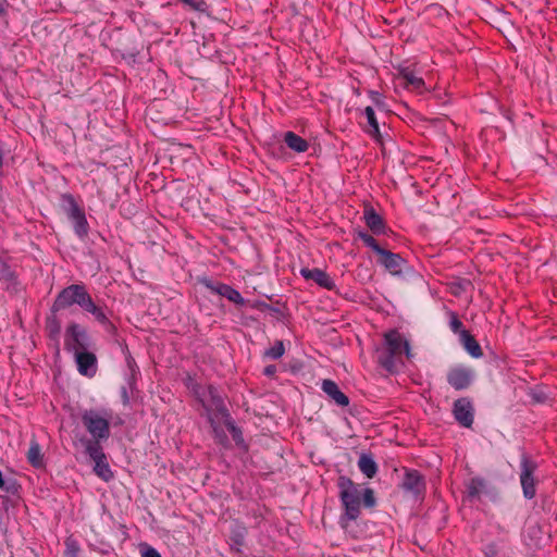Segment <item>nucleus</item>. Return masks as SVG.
I'll list each match as a JSON object with an SVG mask.
<instances>
[{
  "mask_svg": "<svg viewBox=\"0 0 557 557\" xmlns=\"http://www.w3.org/2000/svg\"><path fill=\"white\" fill-rule=\"evenodd\" d=\"M339 488L338 497L341 499L344 512L341 516V524L345 527L346 521H355L361 512V504L367 508H373L376 505L374 491L370 487L361 488L351 479L341 475L337 480Z\"/></svg>",
  "mask_w": 557,
  "mask_h": 557,
  "instance_id": "obj_1",
  "label": "nucleus"
},
{
  "mask_svg": "<svg viewBox=\"0 0 557 557\" xmlns=\"http://www.w3.org/2000/svg\"><path fill=\"white\" fill-rule=\"evenodd\" d=\"M410 357L409 342L396 330H389L384 334L383 347L377 349V362L388 372L396 370V361L401 359L403 354Z\"/></svg>",
  "mask_w": 557,
  "mask_h": 557,
  "instance_id": "obj_2",
  "label": "nucleus"
},
{
  "mask_svg": "<svg viewBox=\"0 0 557 557\" xmlns=\"http://www.w3.org/2000/svg\"><path fill=\"white\" fill-rule=\"evenodd\" d=\"M112 414L108 410L88 409L82 413V422L87 432L90 434V438H83L84 441H96L97 444L101 445L106 442L110 435V419Z\"/></svg>",
  "mask_w": 557,
  "mask_h": 557,
  "instance_id": "obj_3",
  "label": "nucleus"
},
{
  "mask_svg": "<svg viewBox=\"0 0 557 557\" xmlns=\"http://www.w3.org/2000/svg\"><path fill=\"white\" fill-rule=\"evenodd\" d=\"M195 393L207 411L208 417L212 414L214 419L221 418L223 420L231 417L225 406L224 398L215 386L208 385L202 392L196 389Z\"/></svg>",
  "mask_w": 557,
  "mask_h": 557,
  "instance_id": "obj_4",
  "label": "nucleus"
},
{
  "mask_svg": "<svg viewBox=\"0 0 557 557\" xmlns=\"http://www.w3.org/2000/svg\"><path fill=\"white\" fill-rule=\"evenodd\" d=\"M90 297L84 283L71 284L58 294L53 308L60 310L76 305L82 309Z\"/></svg>",
  "mask_w": 557,
  "mask_h": 557,
  "instance_id": "obj_5",
  "label": "nucleus"
},
{
  "mask_svg": "<svg viewBox=\"0 0 557 557\" xmlns=\"http://www.w3.org/2000/svg\"><path fill=\"white\" fill-rule=\"evenodd\" d=\"M64 346L73 355L90 349L91 339L86 327L76 322L70 323L64 334Z\"/></svg>",
  "mask_w": 557,
  "mask_h": 557,
  "instance_id": "obj_6",
  "label": "nucleus"
},
{
  "mask_svg": "<svg viewBox=\"0 0 557 557\" xmlns=\"http://www.w3.org/2000/svg\"><path fill=\"white\" fill-rule=\"evenodd\" d=\"M86 455L95 462L94 472L100 479L109 482L113 479L114 474L107 460L102 445L97 444L96 441H84Z\"/></svg>",
  "mask_w": 557,
  "mask_h": 557,
  "instance_id": "obj_7",
  "label": "nucleus"
},
{
  "mask_svg": "<svg viewBox=\"0 0 557 557\" xmlns=\"http://www.w3.org/2000/svg\"><path fill=\"white\" fill-rule=\"evenodd\" d=\"M537 462L528 454H522L520 459V484L524 498L532 499L536 495L537 480L534 476L537 470Z\"/></svg>",
  "mask_w": 557,
  "mask_h": 557,
  "instance_id": "obj_8",
  "label": "nucleus"
},
{
  "mask_svg": "<svg viewBox=\"0 0 557 557\" xmlns=\"http://www.w3.org/2000/svg\"><path fill=\"white\" fill-rule=\"evenodd\" d=\"M199 283L213 294L220 295L237 306L243 307L247 304L240 293L228 284L213 281L209 277H201Z\"/></svg>",
  "mask_w": 557,
  "mask_h": 557,
  "instance_id": "obj_9",
  "label": "nucleus"
},
{
  "mask_svg": "<svg viewBox=\"0 0 557 557\" xmlns=\"http://www.w3.org/2000/svg\"><path fill=\"white\" fill-rule=\"evenodd\" d=\"M475 373L471 368L458 366L451 368L447 373V383L456 391H462L470 387Z\"/></svg>",
  "mask_w": 557,
  "mask_h": 557,
  "instance_id": "obj_10",
  "label": "nucleus"
},
{
  "mask_svg": "<svg viewBox=\"0 0 557 557\" xmlns=\"http://www.w3.org/2000/svg\"><path fill=\"white\" fill-rule=\"evenodd\" d=\"M453 413L456 421L463 428H471L474 420V408L471 400L467 397L455 400Z\"/></svg>",
  "mask_w": 557,
  "mask_h": 557,
  "instance_id": "obj_11",
  "label": "nucleus"
},
{
  "mask_svg": "<svg viewBox=\"0 0 557 557\" xmlns=\"http://www.w3.org/2000/svg\"><path fill=\"white\" fill-rule=\"evenodd\" d=\"M377 263L384 267L392 275H401L408 268V262L399 255L384 249L379 256Z\"/></svg>",
  "mask_w": 557,
  "mask_h": 557,
  "instance_id": "obj_12",
  "label": "nucleus"
},
{
  "mask_svg": "<svg viewBox=\"0 0 557 557\" xmlns=\"http://www.w3.org/2000/svg\"><path fill=\"white\" fill-rule=\"evenodd\" d=\"M300 275L305 280H311L315 282L320 287H323L327 290H334L336 288L334 280L325 271L319 268H302L300 269Z\"/></svg>",
  "mask_w": 557,
  "mask_h": 557,
  "instance_id": "obj_13",
  "label": "nucleus"
},
{
  "mask_svg": "<svg viewBox=\"0 0 557 557\" xmlns=\"http://www.w3.org/2000/svg\"><path fill=\"white\" fill-rule=\"evenodd\" d=\"M77 364V370L82 375L94 376L97 371V357L88 350L78 351L74 355Z\"/></svg>",
  "mask_w": 557,
  "mask_h": 557,
  "instance_id": "obj_14",
  "label": "nucleus"
},
{
  "mask_svg": "<svg viewBox=\"0 0 557 557\" xmlns=\"http://www.w3.org/2000/svg\"><path fill=\"white\" fill-rule=\"evenodd\" d=\"M401 487L406 492L413 494L414 496L420 495L425 488V481L423 475L417 470H406L404 475Z\"/></svg>",
  "mask_w": 557,
  "mask_h": 557,
  "instance_id": "obj_15",
  "label": "nucleus"
},
{
  "mask_svg": "<svg viewBox=\"0 0 557 557\" xmlns=\"http://www.w3.org/2000/svg\"><path fill=\"white\" fill-rule=\"evenodd\" d=\"M366 225L374 235H384L387 232L386 223L373 207H366L363 211Z\"/></svg>",
  "mask_w": 557,
  "mask_h": 557,
  "instance_id": "obj_16",
  "label": "nucleus"
},
{
  "mask_svg": "<svg viewBox=\"0 0 557 557\" xmlns=\"http://www.w3.org/2000/svg\"><path fill=\"white\" fill-rule=\"evenodd\" d=\"M82 310L86 313H89L92 315V318L98 322L100 323L101 325H103L104 327H113V324L111 323V321L109 320L108 315H107V307L106 306H101L99 304H97L92 297H90L88 299V301L86 302V305L82 308Z\"/></svg>",
  "mask_w": 557,
  "mask_h": 557,
  "instance_id": "obj_17",
  "label": "nucleus"
},
{
  "mask_svg": "<svg viewBox=\"0 0 557 557\" xmlns=\"http://www.w3.org/2000/svg\"><path fill=\"white\" fill-rule=\"evenodd\" d=\"M322 391L338 406L347 407L349 405V398L338 387L337 383L325 379L322 381Z\"/></svg>",
  "mask_w": 557,
  "mask_h": 557,
  "instance_id": "obj_18",
  "label": "nucleus"
},
{
  "mask_svg": "<svg viewBox=\"0 0 557 557\" xmlns=\"http://www.w3.org/2000/svg\"><path fill=\"white\" fill-rule=\"evenodd\" d=\"M284 143L290 150L297 153L306 152L309 148V143L292 131L284 134Z\"/></svg>",
  "mask_w": 557,
  "mask_h": 557,
  "instance_id": "obj_19",
  "label": "nucleus"
},
{
  "mask_svg": "<svg viewBox=\"0 0 557 557\" xmlns=\"http://www.w3.org/2000/svg\"><path fill=\"white\" fill-rule=\"evenodd\" d=\"M463 348L473 358H480L483 355L482 348L473 335L469 331H462L459 337Z\"/></svg>",
  "mask_w": 557,
  "mask_h": 557,
  "instance_id": "obj_20",
  "label": "nucleus"
},
{
  "mask_svg": "<svg viewBox=\"0 0 557 557\" xmlns=\"http://www.w3.org/2000/svg\"><path fill=\"white\" fill-rule=\"evenodd\" d=\"M358 468L368 479L377 473V465L371 454L362 453L358 459Z\"/></svg>",
  "mask_w": 557,
  "mask_h": 557,
  "instance_id": "obj_21",
  "label": "nucleus"
},
{
  "mask_svg": "<svg viewBox=\"0 0 557 557\" xmlns=\"http://www.w3.org/2000/svg\"><path fill=\"white\" fill-rule=\"evenodd\" d=\"M46 332L51 342V345H53L55 347V349L59 350V338H60V332H61V324L54 315L49 317L47 319Z\"/></svg>",
  "mask_w": 557,
  "mask_h": 557,
  "instance_id": "obj_22",
  "label": "nucleus"
},
{
  "mask_svg": "<svg viewBox=\"0 0 557 557\" xmlns=\"http://www.w3.org/2000/svg\"><path fill=\"white\" fill-rule=\"evenodd\" d=\"M364 115L367 117L368 125H369L367 133L376 141H381L382 136H381V132H380V126H379V122L375 116V112L372 109V107H367L364 109Z\"/></svg>",
  "mask_w": 557,
  "mask_h": 557,
  "instance_id": "obj_23",
  "label": "nucleus"
},
{
  "mask_svg": "<svg viewBox=\"0 0 557 557\" xmlns=\"http://www.w3.org/2000/svg\"><path fill=\"white\" fill-rule=\"evenodd\" d=\"M62 206L69 220L76 218L78 214L84 212V209L77 205L75 198L71 194L62 195Z\"/></svg>",
  "mask_w": 557,
  "mask_h": 557,
  "instance_id": "obj_24",
  "label": "nucleus"
},
{
  "mask_svg": "<svg viewBox=\"0 0 557 557\" xmlns=\"http://www.w3.org/2000/svg\"><path fill=\"white\" fill-rule=\"evenodd\" d=\"M70 221L73 224V228H74L75 234L79 238H84V237H86L88 235L89 224H88V221L86 219L85 211L82 212L81 214H78L76 218L71 219Z\"/></svg>",
  "mask_w": 557,
  "mask_h": 557,
  "instance_id": "obj_25",
  "label": "nucleus"
},
{
  "mask_svg": "<svg viewBox=\"0 0 557 557\" xmlns=\"http://www.w3.org/2000/svg\"><path fill=\"white\" fill-rule=\"evenodd\" d=\"M401 77L405 81L406 87H411L413 90L422 92L424 81L421 77L416 76L413 72L409 70L401 71Z\"/></svg>",
  "mask_w": 557,
  "mask_h": 557,
  "instance_id": "obj_26",
  "label": "nucleus"
},
{
  "mask_svg": "<svg viewBox=\"0 0 557 557\" xmlns=\"http://www.w3.org/2000/svg\"><path fill=\"white\" fill-rule=\"evenodd\" d=\"M485 488V481L482 478H472L467 485V495L470 499L480 497L482 491Z\"/></svg>",
  "mask_w": 557,
  "mask_h": 557,
  "instance_id": "obj_27",
  "label": "nucleus"
},
{
  "mask_svg": "<svg viewBox=\"0 0 557 557\" xmlns=\"http://www.w3.org/2000/svg\"><path fill=\"white\" fill-rule=\"evenodd\" d=\"M356 234L357 237L361 239L367 247L371 248L375 253H377V256H380L382 251L385 249L382 246H380L376 239L366 231L359 230L356 231Z\"/></svg>",
  "mask_w": 557,
  "mask_h": 557,
  "instance_id": "obj_28",
  "label": "nucleus"
},
{
  "mask_svg": "<svg viewBox=\"0 0 557 557\" xmlns=\"http://www.w3.org/2000/svg\"><path fill=\"white\" fill-rule=\"evenodd\" d=\"M184 7L189 8L193 11L209 15L210 5L206 0H177Z\"/></svg>",
  "mask_w": 557,
  "mask_h": 557,
  "instance_id": "obj_29",
  "label": "nucleus"
},
{
  "mask_svg": "<svg viewBox=\"0 0 557 557\" xmlns=\"http://www.w3.org/2000/svg\"><path fill=\"white\" fill-rule=\"evenodd\" d=\"M226 429L230 431L234 442L236 443V445L240 446L244 444V437H243V432L242 430L235 424L234 420L232 419V417L230 418H226L225 420H223Z\"/></svg>",
  "mask_w": 557,
  "mask_h": 557,
  "instance_id": "obj_30",
  "label": "nucleus"
},
{
  "mask_svg": "<svg viewBox=\"0 0 557 557\" xmlns=\"http://www.w3.org/2000/svg\"><path fill=\"white\" fill-rule=\"evenodd\" d=\"M284 343L282 341H275L272 347L265 349L263 356L272 360H277L284 355Z\"/></svg>",
  "mask_w": 557,
  "mask_h": 557,
  "instance_id": "obj_31",
  "label": "nucleus"
},
{
  "mask_svg": "<svg viewBox=\"0 0 557 557\" xmlns=\"http://www.w3.org/2000/svg\"><path fill=\"white\" fill-rule=\"evenodd\" d=\"M209 422L214 433V437L221 445H227L228 438L224 431L216 424L215 419L212 414H209Z\"/></svg>",
  "mask_w": 557,
  "mask_h": 557,
  "instance_id": "obj_32",
  "label": "nucleus"
},
{
  "mask_svg": "<svg viewBox=\"0 0 557 557\" xmlns=\"http://www.w3.org/2000/svg\"><path fill=\"white\" fill-rule=\"evenodd\" d=\"M79 550H81L79 544L75 539L70 536L65 540V550H64L65 557H78Z\"/></svg>",
  "mask_w": 557,
  "mask_h": 557,
  "instance_id": "obj_33",
  "label": "nucleus"
},
{
  "mask_svg": "<svg viewBox=\"0 0 557 557\" xmlns=\"http://www.w3.org/2000/svg\"><path fill=\"white\" fill-rule=\"evenodd\" d=\"M449 315V327L455 334H459V337L461 336V332L466 331L462 329L463 324L461 320L459 319L458 314L454 311L448 312Z\"/></svg>",
  "mask_w": 557,
  "mask_h": 557,
  "instance_id": "obj_34",
  "label": "nucleus"
},
{
  "mask_svg": "<svg viewBox=\"0 0 557 557\" xmlns=\"http://www.w3.org/2000/svg\"><path fill=\"white\" fill-rule=\"evenodd\" d=\"M141 557H162L160 553L148 544L140 545Z\"/></svg>",
  "mask_w": 557,
  "mask_h": 557,
  "instance_id": "obj_35",
  "label": "nucleus"
},
{
  "mask_svg": "<svg viewBox=\"0 0 557 557\" xmlns=\"http://www.w3.org/2000/svg\"><path fill=\"white\" fill-rule=\"evenodd\" d=\"M369 96H370L371 100L374 102V104L377 108H383L384 107L383 96L379 91L370 90L369 91Z\"/></svg>",
  "mask_w": 557,
  "mask_h": 557,
  "instance_id": "obj_36",
  "label": "nucleus"
},
{
  "mask_svg": "<svg viewBox=\"0 0 557 557\" xmlns=\"http://www.w3.org/2000/svg\"><path fill=\"white\" fill-rule=\"evenodd\" d=\"M277 368L275 364H269L263 369V374L268 377H273L276 374Z\"/></svg>",
  "mask_w": 557,
  "mask_h": 557,
  "instance_id": "obj_37",
  "label": "nucleus"
},
{
  "mask_svg": "<svg viewBox=\"0 0 557 557\" xmlns=\"http://www.w3.org/2000/svg\"><path fill=\"white\" fill-rule=\"evenodd\" d=\"M27 459L28 461L35 466V443L32 441L28 451H27Z\"/></svg>",
  "mask_w": 557,
  "mask_h": 557,
  "instance_id": "obj_38",
  "label": "nucleus"
},
{
  "mask_svg": "<svg viewBox=\"0 0 557 557\" xmlns=\"http://www.w3.org/2000/svg\"><path fill=\"white\" fill-rule=\"evenodd\" d=\"M120 392H121V398H122L123 404L128 405L129 404V395H128L127 387L122 386Z\"/></svg>",
  "mask_w": 557,
  "mask_h": 557,
  "instance_id": "obj_39",
  "label": "nucleus"
},
{
  "mask_svg": "<svg viewBox=\"0 0 557 557\" xmlns=\"http://www.w3.org/2000/svg\"><path fill=\"white\" fill-rule=\"evenodd\" d=\"M251 308L258 309L260 311L267 310V308H270V305L264 301H256L251 305Z\"/></svg>",
  "mask_w": 557,
  "mask_h": 557,
  "instance_id": "obj_40",
  "label": "nucleus"
},
{
  "mask_svg": "<svg viewBox=\"0 0 557 557\" xmlns=\"http://www.w3.org/2000/svg\"><path fill=\"white\" fill-rule=\"evenodd\" d=\"M36 465H37V469L39 467H41V458H40V454H39V448L37 447V461H36Z\"/></svg>",
  "mask_w": 557,
  "mask_h": 557,
  "instance_id": "obj_41",
  "label": "nucleus"
},
{
  "mask_svg": "<svg viewBox=\"0 0 557 557\" xmlns=\"http://www.w3.org/2000/svg\"><path fill=\"white\" fill-rule=\"evenodd\" d=\"M267 310H269V311H271L273 313H281L280 308L272 307V306H270V308H267Z\"/></svg>",
  "mask_w": 557,
  "mask_h": 557,
  "instance_id": "obj_42",
  "label": "nucleus"
},
{
  "mask_svg": "<svg viewBox=\"0 0 557 557\" xmlns=\"http://www.w3.org/2000/svg\"><path fill=\"white\" fill-rule=\"evenodd\" d=\"M4 486V480L2 478V472L0 471V487Z\"/></svg>",
  "mask_w": 557,
  "mask_h": 557,
  "instance_id": "obj_43",
  "label": "nucleus"
},
{
  "mask_svg": "<svg viewBox=\"0 0 557 557\" xmlns=\"http://www.w3.org/2000/svg\"><path fill=\"white\" fill-rule=\"evenodd\" d=\"M488 548H490V550L485 552V555L491 556V554H495V550L493 549V547H488Z\"/></svg>",
  "mask_w": 557,
  "mask_h": 557,
  "instance_id": "obj_44",
  "label": "nucleus"
},
{
  "mask_svg": "<svg viewBox=\"0 0 557 557\" xmlns=\"http://www.w3.org/2000/svg\"><path fill=\"white\" fill-rule=\"evenodd\" d=\"M488 548H490V550L485 552V555L491 556V554H495V550L493 549V547H488Z\"/></svg>",
  "mask_w": 557,
  "mask_h": 557,
  "instance_id": "obj_45",
  "label": "nucleus"
},
{
  "mask_svg": "<svg viewBox=\"0 0 557 557\" xmlns=\"http://www.w3.org/2000/svg\"><path fill=\"white\" fill-rule=\"evenodd\" d=\"M488 548H490V550L485 552V555L491 556V554H495V550L493 549V547H488Z\"/></svg>",
  "mask_w": 557,
  "mask_h": 557,
  "instance_id": "obj_46",
  "label": "nucleus"
},
{
  "mask_svg": "<svg viewBox=\"0 0 557 557\" xmlns=\"http://www.w3.org/2000/svg\"><path fill=\"white\" fill-rule=\"evenodd\" d=\"M533 398L536 400V401H543L542 397L539 396V395H534Z\"/></svg>",
  "mask_w": 557,
  "mask_h": 557,
  "instance_id": "obj_47",
  "label": "nucleus"
},
{
  "mask_svg": "<svg viewBox=\"0 0 557 557\" xmlns=\"http://www.w3.org/2000/svg\"><path fill=\"white\" fill-rule=\"evenodd\" d=\"M4 13V7L0 3V16Z\"/></svg>",
  "mask_w": 557,
  "mask_h": 557,
  "instance_id": "obj_48",
  "label": "nucleus"
},
{
  "mask_svg": "<svg viewBox=\"0 0 557 557\" xmlns=\"http://www.w3.org/2000/svg\"><path fill=\"white\" fill-rule=\"evenodd\" d=\"M235 542H236L237 544L242 545V544H243V539L240 537V540H239V537H236Z\"/></svg>",
  "mask_w": 557,
  "mask_h": 557,
  "instance_id": "obj_49",
  "label": "nucleus"
}]
</instances>
